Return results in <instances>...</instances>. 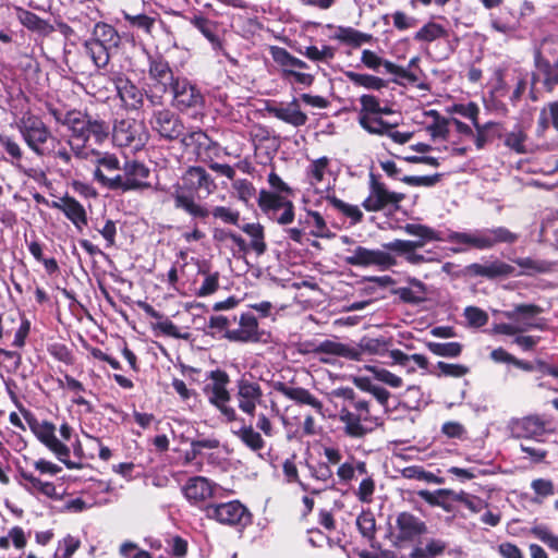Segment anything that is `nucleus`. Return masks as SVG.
I'll return each mask as SVG.
<instances>
[{
  "mask_svg": "<svg viewBox=\"0 0 558 558\" xmlns=\"http://www.w3.org/2000/svg\"><path fill=\"white\" fill-rule=\"evenodd\" d=\"M49 113L56 122L65 126L70 132L66 144L74 156L82 160H89L97 149L92 147L90 141L96 145L105 143L110 135V125L100 119H94L80 110L62 111L50 108Z\"/></svg>",
  "mask_w": 558,
  "mask_h": 558,
  "instance_id": "nucleus-1",
  "label": "nucleus"
},
{
  "mask_svg": "<svg viewBox=\"0 0 558 558\" xmlns=\"http://www.w3.org/2000/svg\"><path fill=\"white\" fill-rule=\"evenodd\" d=\"M335 416L343 424V433L351 438H363L378 425V418L369 412L366 400L357 398L351 388H338L329 393Z\"/></svg>",
  "mask_w": 558,
  "mask_h": 558,
  "instance_id": "nucleus-2",
  "label": "nucleus"
},
{
  "mask_svg": "<svg viewBox=\"0 0 558 558\" xmlns=\"http://www.w3.org/2000/svg\"><path fill=\"white\" fill-rule=\"evenodd\" d=\"M518 234L511 232L505 227L492 229H477L469 232L450 231L448 233L437 232L428 227L421 226V251L429 241H447L454 246L453 253H463L471 248L488 250L499 243H514Z\"/></svg>",
  "mask_w": 558,
  "mask_h": 558,
  "instance_id": "nucleus-3",
  "label": "nucleus"
},
{
  "mask_svg": "<svg viewBox=\"0 0 558 558\" xmlns=\"http://www.w3.org/2000/svg\"><path fill=\"white\" fill-rule=\"evenodd\" d=\"M171 196L175 208L183 209L194 218H206L208 209L196 203L194 193L204 191L209 195L216 189L213 178L202 167H190L182 177V183L173 185Z\"/></svg>",
  "mask_w": 558,
  "mask_h": 558,
  "instance_id": "nucleus-4",
  "label": "nucleus"
},
{
  "mask_svg": "<svg viewBox=\"0 0 558 558\" xmlns=\"http://www.w3.org/2000/svg\"><path fill=\"white\" fill-rule=\"evenodd\" d=\"M123 173L108 177L100 169L94 170V179L102 186L110 190L133 191L149 186L147 179L150 170L138 161H126L122 168Z\"/></svg>",
  "mask_w": 558,
  "mask_h": 558,
  "instance_id": "nucleus-5",
  "label": "nucleus"
},
{
  "mask_svg": "<svg viewBox=\"0 0 558 558\" xmlns=\"http://www.w3.org/2000/svg\"><path fill=\"white\" fill-rule=\"evenodd\" d=\"M387 350V343L383 339L364 337L356 347L339 342L337 340H325L315 349L316 354H327L360 361L364 353L381 354Z\"/></svg>",
  "mask_w": 558,
  "mask_h": 558,
  "instance_id": "nucleus-6",
  "label": "nucleus"
},
{
  "mask_svg": "<svg viewBox=\"0 0 558 558\" xmlns=\"http://www.w3.org/2000/svg\"><path fill=\"white\" fill-rule=\"evenodd\" d=\"M388 537L398 548H418V517L409 511L396 512L389 519Z\"/></svg>",
  "mask_w": 558,
  "mask_h": 558,
  "instance_id": "nucleus-7",
  "label": "nucleus"
},
{
  "mask_svg": "<svg viewBox=\"0 0 558 558\" xmlns=\"http://www.w3.org/2000/svg\"><path fill=\"white\" fill-rule=\"evenodd\" d=\"M19 131L26 145L37 155H50L49 143L57 141L48 126L36 116L25 114L17 124Z\"/></svg>",
  "mask_w": 558,
  "mask_h": 558,
  "instance_id": "nucleus-8",
  "label": "nucleus"
},
{
  "mask_svg": "<svg viewBox=\"0 0 558 558\" xmlns=\"http://www.w3.org/2000/svg\"><path fill=\"white\" fill-rule=\"evenodd\" d=\"M257 203L260 210L278 225L288 226L294 221V204L289 197L260 190Z\"/></svg>",
  "mask_w": 558,
  "mask_h": 558,
  "instance_id": "nucleus-9",
  "label": "nucleus"
},
{
  "mask_svg": "<svg viewBox=\"0 0 558 558\" xmlns=\"http://www.w3.org/2000/svg\"><path fill=\"white\" fill-rule=\"evenodd\" d=\"M112 141L119 147H130L132 150H140L148 141V132L142 122L134 119L117 121L110 129Z\"/></svg>",
  "mask_w": 558,
  "mask_h": 558,
  "instance_id": "nucleus-10",
  "label": "nucleus"
},
{
  "mask_svg": "<svg viewBox=\"0 0 558 558\" xmlns=\"http://www.w3.org/2000/svg\"><path fill=\"white\" fill-rule=\"evenodd\" d=\"M229 384V376L223 371H213L210 373V383L205 388V395L208 401L214 404L228 421L236 418L235 410L228 404L230 393L227 389Z\"/></svg>",
  "mask_w": 558,
  "mask_h": 558,
  "instance_id": "nucleus-11",
  "label": "nucleus"
},
{
  "mask_svg": "<svg viewBox=\"0 0 558 558\" xmlns=\"http://www.w3.org/2000/svg\"><path fill=\"white\" fill-rule=\"evenodd\" d=\"M449 126L460 134L473 135L471 126L457 119L447 120L435 109L421 111V132H426L433 140L445 138Z\"/></svg>",
  "mask_w": 558,
  "mask_h": 558,
  "instance_id": "nucleus-12",
  "label": "nucleus"
},
{
  "mask_svg": "<svg viewBox=\"0 0 558 558\" xmlns=\"http://www.w3.org/2000/svg\"><path fill=\"white\" fill-rule=\"evenodd\" d=\"M416 60V57L412 58L410 60L409 65L405 68L397 65L390 61H384L374 51L367 49L363 50L361 57V61L365 66L376 71L379 69V66L383 65L387 73L392 74L395 76V82L403 86L414 85L416 83V74L411 70V68L415 64Z\"/></svg>",
  "mask_w": 558,
  "mask_h": 558,
  "instance_id": "nucleus-13",
  "label": "nucleus"
},
{
  "mask_svg": "<svg viewBox=\"0 0 558 558\" xmlns=\"http://www.w3.org/2000/svg\"><path fill=\"white\" fill-rule=\"evenodd\" d=\"M29 427L37 439L52 451L61 462H63L69 469L76 468V464L69 460V447L57 438L54 424L48 421L34 420L29 422Z\"/></svg>",
  "mask_w": 558,
  "mask_h": 558,
  "instance_id": "nucleus-14",
  "label": "nucleus"
},
{
  "mask_svg": "<svg viewBox=\"0 0 558 558\" xmlns=\"http://www.w3.org/2000/svg\"><path fill=\"white\" fill-rule=\"evenodd\" d=\"M205 511L209 519L230 526H245L251 521L248 510L236 500L208 505Z\"/></svg>",
  "mask_w": 558,
  "mask_h": 558,
  "instance_id": "nucleus-15",
  "label": "nucleus"
},
{
  "mask_svg": "<svg viewBox=\"0 0 558 558\" xmlns=\"http://www.w3.org/2000/svg\"><path fill=\"white\" fill-rule=\"evenodd\" d=\"M421 497L429 504L444 507L448 501H457L474 513L481 512L487 507V504L483 499L463 490L453 492L448 489H438L435 493L421 490Z\"/></svg>",
  "mask_w": 558,
  "mask_h": 558,
  "instance_id": "nucleus-16",
  "label": "nucleus"
},
{
  "mask_svg": "<svg viewBox=\"0 0 558 558\" xmlns=\"http://www.w3.org/2000/svg\"><path fill=\"white\" fill-rule=\"evenodd\" d=\"M402 198V194L389 191L374 175H371L369 193L363 201L362 206L366 211H380L397 207Z\"/></svg>",
  "mask_w": 558,
  "mask_h": 558,
  "instance_id": "nucleus-17",
  "label": "nucleus"
},
{
  "mask_svg": "<svg viewBox=\"0 0 558 558\" xmlns=\"http://www.w3.org/2000/svg\"><path fill=\"white\" fill-rule=\"evenodd\" d=\"M173 97V106L181 111L190 108L204 107L205 99L195 84L185 77H175L170 86Z\"/></svg>",
  "mask_w": 558,
  "mask_h": 558,
  "instance_id": "nucleus-18",
  "label": "nucleus"
},
{
  "mask_svg": "<svg viewBox=\"0 0 558 558\" xmlns=\"http://www.w3.org/2000/svg\"><path fill=\"white\" fill-rule=\"evenodd\" d=\"M349 252L350 255L345 257V263L351 266H375L380 270H385L395 265V258L389 253L381 250H369L364 246H357Z\"/></svg>",
  "mask_w": 558,
  "mask_h": 558,
  "instance_id": "nucleus-19",
  "label": "nucleus"
},
{
  "mask_svg": "<svg viewBox=\"0 0 558 558\" xmlns=\"http://www.w3.org/2000/svg\"><path fill=\"white\" fill-rule=\"evenodd\" d=\"M542 313V308L534 304L515 305L512 310L504 312V316L518 326L520 333L531 329L543 330L546 326L544 319L537 316Z\"/></svg>",
  "mask_w": 558,
  "mask_h": 558,
  "instance_id": "nucleus-20",
  "label": "nucleus"
},
{
  "mask_svg": "<svg viewBox=\"0 0 558 558\" xmlns=\"http://www.w3.org/2000/svg\"><path fill=\"white\" fill-rule=\"evenodd\" d=\"M235 399L239 409L243 413L253 416L257 405L263 403V390L260 385L242 376L236 381Z\"/></svg>",
  "mask_w": 558,
  "mask_h": 558,
  "instance_id": "nucleus-21",
  "label": "nucleus"
},
{
  "mask_svg": "<svg viewBox=\"0 0 558 558\" xmlns=\"http://www.w3.org/2000/svg\"><path fill=\"white\" fill-rule=\"evenodd\" d=\"M150 125L161 137L167 140H175L183 135V123L180 118L169 109L155 110Z\"/></svg>",
  "mask_w": 558,
  "mask_h": 558,
  "instance_id": "nucleus-22",
  "label": "nucleus"
},
{
  "mask_svg": "<svg viewBox=\"0 0 558 558\" xmlns=\"http://www.w3.org/2000/svg\"><path fill=\"white\" fill-rule=\"evenodd\" d=\"M265 109L270 116L294 128L305 125L308 120L306 113L301 110L298 99L290 102L267 104Z\"/></svg>",
  "mask_w": 558,
  "mask_h": 558,
  "instance_id": "nucleus-23",
  "label": "nucleus"
},
{
  "mask_svg": "<svg viewBox=\"0 0 558 558\" xmlns=\"http://www.w3.org/2000/svg\"><path fill=\"white\" fill-rule=\"evenodd\" d=\"M216 486L207 477L193 476L186 481L181 490L191 505L198 506L214 497Z\"/></svg>",
  "mask_w": 558,
  "mask_h": 558,
  "instance_id": "nucleus-24",
  "label": "nucleus"
},
{
  "mask_svg": "<svg viewBox=\"0 0 558 558\" xmlns=\"http://www.w3.org/2000/svg\"><path fill=\"white\" fill-rule=\"evenodd\" d=\"M305 177L316 192L328 190L331 185L330 159L324 156L311 160L305 170Z\"/></svg>",
  "mask_w": 558,
  "mask_h": 558,
  "instance_id": "nucleus-25",
  "label": "nucleus"
},
{
  "mask_svg": "<svg viewBox=\"0 0 558 558\" xmlns=\"http://www.w3.org/2000/svg\"><path fill=\"white\" fill-rule=\"evenodd\" d=\"M116 89L123 106L129 110H138L144 104V92L128 77L120 75L114 80Z\"/></svg>",
  "mask_w": 558,
  "mask_h": 558,
  "instance_id": "nucleus-26",
  "label": "nucleus"
},
{
  "mask_svg": "<svg viewBox=\"0 0 558 558\" xmlns=\"http://www.w3.org/2000/svg\"><path fill=\"white\" fill-rule=\"evenodd\" d=\"M51 207L61 210L80 231L87 225V215L84 206L73 197L64 196L59 201L52 202Z\"/></svg>",
  "mask_w": 558,
  "mask_h": 558,
  "instance_id": "nucleus-27",
  "label": "nucleus"
},
{
  "mask_svg": "<svg viewBox=\"0 0 558 558\" xmlns=\"http://www.w3.org/2000/svg\"><path fill=\"white\" fill-rule=\"evenodd\" d=\"M274 388L276 391L280 392L286 398L301 404H307L312 407L317 413L323 414V403L307 389L302 387L288 386L287 384L281 381H277L274 385Z\"/></svg>",
  "mask_w": 558,
  "mask_h": 558,
  "instance_id": "nucleus-28",
  "label": "nucleus"
},
{
  "mask_svg": "<svg viewBox=\"0 0 558 558\" xmlns=\"http://www.w3.org/2000/svg\"><path fill=\"white\" fill-rule=\"evenodd\" d=\"M226 337L231 341L250 342L258 340V323L253 314L240 316L239 328L228 330Z\"/></svg>",
  "mask_w": 558,
  "mask_h": 558,
  "instance_id": "nucleus-29",
  "label": "nucleus"
},
{
  "mask_svg": "<svg viewBox=\"0 0 558 558\" xmlns=\"http://www.w3.org/2000/svg\"><path fill=\"white\" fill-rule=\"evenodd\" d=\"M20 477L22 480L20 484L32 495H43L53 500L60 499L61 495L53 483L41 481L27 471H21Z\"/></svg>",
  "mask_w": 558,
  "mask_h": 558,
  "instance_id": "nucleus-30",
  "label": "nucleus"
},
{
  "mask_svg": "<svg viewBox=\"0 0 558 558\" xmlns=\"http://www.w3.org/2000/svg\"><path fill=\"white\" fill-rule=\"evenodd\" d=\"M469 274L473 276L485 277L495 279L499 277H507L514 271V268L499 259L488 260L483 264L474 263L468 266Z\"/></svg>",
  "mask_w": 558,
  "mask_h": 558,
  "instance_id": "nucleus-31",
  "label": "nucleus"
},
{
  "mask_svg": "<svg viewBox=\"0 0 558 558\" xmlns=\"http://www.w3.org/2000/svg\"><path fill=\"white\" fill-rule=\"evenodd\" d=\"M509 430L514 438H534L543 434L544 424L537 416L514 418L509 423Z\"/></svg>",
  "mask_w": 558,
  "mask_h": 558,
  "instance_id": "nucleus-32",
  "label": "nucleus"
},
{
  "mask_svg": "<svg viewBox=\"0 0 558 558\" xmlns=\"http://www.w3.org/2000/svg\"><path fill=\"white\" fill-rule=\"evenodd\" d=\"M141 307L151 318L156 319L153 329L158 330L161 335L175 339H187V332H181L180 329L166 316L156 311L150 304L142 303Z\"/></svg>",
  "mask_w": 558,
  "mask_h": 558,
  "instance_id": "nucleus-33",
  "label": "nucleus"
},
{
  "mask_svg": "<svg viewBox=\"0 0 558 558\" xmlns=\"http://www.w3.org/2000/svg\"><path fill=\"white\" fill-rule=\"evenodd\" d=\"M181 142L185 148L191 149L193 154L204 161L206 160L207 150L211 147L216 148V144L201 130L183 135Z\"/></svg>",
  "mask_w": 558,
  "mask_h": 558,
  "instance_id": "nucleus-34",
  "label": "nucleus"
},
{
  "mask_svg": "<svg viewBox=\"0 0 558 558\" xmlns=\"http://www.w3.org/2000/svg\"><path fill=\"white\" fill-rule=\"evenodd\" d=\"M270 54H271L272 60L279 66L282 78L290 71L305 70L308 68L306 62L292 56L287 49H284L282 47H278V46L270 47Z\"/></svg>",
  "mask_w": 558,
  "mask_h": 558,
  "instance_id": "nucleus-35",
  "label": "nucleus"
},
{
  "mask_svg": "<svg viewBox=\"0 0 558 558\" xmlns=\"http://www.w3.org/2000/svg\"><path fill=\"white\" fill-rule=\"evenodd\" d=\"M298 225L303 226L305 231L314 238H330L331 231L324 217L315 210H307L305 215L300 216Z\"/></svg>",
  "mask_w": 558,
  "mask_h": 558,
  "instance_id": "nucleus-36",
  "label": "nucleus"
},
{
  "mask_svg": "<svg viewBox=\"0 0 558 558\" xmlns=\"http://www.w3.org/2000/svg\"><path fill=\"white\" fill-rule=\"evenodd\" d=\"M0 144L7 154L11 157V163L19 169L22 173L26 174L29 178H34L36 170L33 168H27L22 163L23 153L21 146L17 142L14 141L11 136L7 134H0Z\"/></svg>",
  "mask_w": 558,
  "mask_h": 558,
  "instance_id": "nucleus-37",
  "label": "nucleus"
},
{
  "mask_svg": "<svg viewBox=\"0 0 558 558\" xmlns=\"http://www.w3.org/2000/svg\"><path fill=\"white\" fill-rule=\"evenodd\" d=\"M149 77L165 88L175 81L169 63L160 56L149 57Z\"/></svg>",
  "mask_w": 558,
  "mask_h": 558,
  "instance_id": "nucleus-38",
  "label": "nucleus"
},
{
  "mask_svg": "<svg viewBox=\"0 0 558 558\" xmlns=\"http://www.w3.org/2000/svg\"><path fill=\"white\" fill-rule=\"evenodd\" d=\"M336 474L340 483L349 484L356 475H366L367 465L365 461L350 457L347 461L339 464Z\"/></svg>",
  "mask_w": 558,
  "mask_h": 558,
  "instance_id": "nucleus-39",
  "label": "nucleus"
},
{
  "mask_svg": "<svg viewBox=\"0 0 558 558\" xmlns=\"http://www.w3.org/2000/svg\"><path fill=\"white\" fill-rule=\"evenodd\" d=\"M191 24L211 44L213 49L218 50L221 48V41L217 35L218 27L216 22L203 15H194L191 19Z\"/></svg>",
  "mask_w": 558,
  "mask_h": 558,
  "instance_id": "nucleus-40",
  "label": "nucleus"
},
{
  "mask_svg": "<svg viewBox=\"0 0 558 558\" xmlns=\"http://www.w3.org/2000/svg\"><path fill=\"white\" fill-rule=\"evenodd\" d=\"M241 229L251 238L250 243H247L250 251L255 252L257 255H263L267 250L264 227L260 223L253 222L245 223Z\"/></svg>",
  "mask_w": 558,
  "mask_h": 558,
  "instance_id": "nucleus-41",
  "label": "nucleus"
},
{
  "mask_svg": "<svg viewBox=\"0 0 558 558\" xmlns=\"http://www.w3.org/2000/svg\"><path fill=\"white\" fill-rule=\"evenodd\" d=\"M97 43H100L109 48H117L120 44V36L116 28L107 23H97L93 29V36Z\"/></svg>",
  "mask_w": 558,
  "mask_h": 558,
  "instance_id": "nucleus-42",
  "label": "nucleus"
},
{
  "mask_svg": "<svg viewBox=\"0 0 558 558\" xmlns=\"http://www.w3.org/2000/svg\"><path fill=\"white\" fill-rule=\"evenodd\" d=\"M85 52L93 60L97 68H105L110 59V50L108 46L95 41L94 39L86 40L84 44Z\"/></svg>",
  "mask_w": 558,
  "mask_h": 558,
  "instance_id": "nucleus-43",
  "label": "nucleus"
},
{
  "mask_svg": "<svg viewBox=\"0 0 558 558\" xmlns=\"http://www.w3.org/2000/svg\"><path fill=\"white\" fill-rule=\"evenodd\" d=\"M335 38L344 44L359 47L363 44L369 43L373 39V36L352 27L340 26L337 29Z\"/></svg>",
  "mask_w": 558,
  "mask_h": 558,
  "instance_id": "nucleus-44",
  "label": "nucleus"
},
{
  "mask_svg": "<svg viewBox=\"0 0 558 558\" xmlns=\"http://www.w3.org/2000/svg\"><path fill=\"white\" fill-rule=\"evenodd\" d=\"M234 434L253 451H259L265 447V441L262 435L256 432L252 425H244L239 430L234 432Z\"/></svg>",
  "mask_w": 558,
  "mask_h": 558,
  "instance_id": "nucleus-45",
  "label": "nucleus"
},
{
  "mask_svg": "<svg viewBox=\"0 0 558 558\" xmlns=\"http://www.w3.org/2000/svg\"><path fill=\"white\" fill-rule=\"evenodd\" d=\"M383 116L384 114H364L362 117H359V123L365 131H367L371 134L384 135L389 131L392 124L384 121Z\"/></svg>",
  "mask_w": 558,
  "mask_h": 558,
  "instance_id": "nucleus-46",
  "label": "nucleus"
},
{
  "mask_svg": "<svg viewBox=\"0 0 558 558\" xmlns=\"http://www.w3.org/2000/svg\"><path fill=\"white\" fill-rule=\"evenodd\" d=\"M361 109L359 117L374 114H390L392 110L388 106H381L379 100L373 95H362L360 98Z\"/></svg>",
  "mask_w": 558,
  "mask_h": 558,
  "instance_id": "nucleus-47",
  "label": "nucleus"
},
{
  "mask_svg": "<svg viewBox=\"0 0 558 558\" xmlns=\"http://www.w3.org/2000/svg\"><path fill=\"white\" fill-rule=\"evenodd\" d=\"M345 76L352 84L367 89L378 90L385 86V81L383 78L371 74L348 71L345 72Z\"/></svg>",
  "mask_w": 558,
  "mask_h": 558,
  "instance_id": "nucleus-48",
  "label": "nucleus"
},
{
  "mask_svg": "<svg viewBox=\"0 0 558 558\" xmlns=\"http://www.w3.org/2000/svg\"><path fill=\"white\" fill-rule=\"evenodd\" d=\"M123 19L129 23L131 27L143 31L147 35H151L153 28L156 23L155 16L146 14H131L126 11L122 12Z\"/></svg>",
  "mask_w": 558,
  "mask_h": 558,
  "instance_id": "nucleus-49",
  "label": "nucleus"
},
{
  "mask_svg": "<svg viewBox=\"0 0 558 558\" xmlns=\"http://www.w3.org/2000/svg\"><path fill=\"white\" fill-rule=\"evenodd\" d=\"M526 134L521 126L517 125L512 131L505 134V145L518 154L526 153Z\"/></svg>",
  "mask_w": 558,
  "mask_h": 558,
  "instance_id": "nucleus-50",
  "label": "nucleus"
},
{
  "mask_svg": "<svg viewBox=\"0 0 558 558\" xmlns=\"http://www.w3.org/2000/svg\"><path fill=\"white\" fill-rule=\"evenodd\" d=\"M426 347L433 352L435 355L445 356V357H457L462 352V345L459 342H433L426 341Z\"/></svg>",
  "mask_w": 558,
  "mask_h": 558,
  "instance_id": "nucleus-51",
  "label": "nucleus"
},
{
  "mask_svg": "<svg viewBox=\"0 0 558 558\" xmlns=\"http://www.w3.org/2000/svg\"><path fill=\"white\" fill-rule=\"evenodd\" d=\"M356 526L363 537L367 541L374 539L376 534V520L372 511H362L356 519Z\"/></svg>",
  "mask_w": 558,
  "mask_h": 558,
  "instance_id": "nucleus-52",
  "label": "nucleus"
},
{
  "mask_svg": "<svg viewBox=\"0 0 558 558\" xmlns=\"http://www.w3.org/2000/svg\"><path fill=\"white\" fill-rule=\"evenodd\" d=\"M328 202L340 213L349 217L353 223H357L363 218V213L356 205L344 203L336 196H328Z\"/></svg>",
  "mask_w": 558,
  "mask_h": 558,
  "instance_id": "nucleus-53",
  "label": "nucleus"
},
{
  "mask_svg": "<svg viewBox=\"0 0 558 558\" xmlns=\"http://www.w3.org/2000/svg\"><path fill=\"white\" fill-rule=\"evenodd\" d=\"M368 371L373 374L375 379L389 385L390 387L398 388L402 385L401 377L384 368L383 366H369Z\"/></svg>",
  "mask_w": 558,
  "mask_h": 558,
  "instance_id": "nucleus-54",
  "label": "nucleus"
},
{
  "mask_svg": "<svg viewBox=\"0 0 558 558\" xmlns=\"http://www.w3.org/2000/svg\"><path fill=\"white\" fill-rule=\"evenodd\" d=\"M363 476L364 477L362 478L354 494L361 502L369 504L372 502L373 495L375 493V482L372 475H369L368 473Z\"/></svg>",
  "mask_w": 558,
  "mask_h": 558,
  "instance_id": "nucleus-55",
  "label": "nucleus"
},
{
  "mask_svg": "<svg viewBox=\"0 0 558 558\" xmlns=\"http://www.w3.org/2000/svg\"><path fill=\"white\" fill-rule=\"evenodd\" d=\"M223 247L228 248L232 256L236 258L242 257L250 252V246L246 241L234 232L229 236L228 242L223 244Z\"/></svg>",
  "mask_w": 558,
  "mask_h": 558,
  "instance_id": "nucleus-56",
  "label": "nucleus"
},
{
  "mask_svg": "<svg viewBox=\"0 0 558 558\" xmlns=\"http://www.w3.org/2000/svg\"><path fill=\"white\" fill-rule=\"evenodd\" d=\"M301 53L312 61H327L335 57V49L326 45L322 48L316 46H308Z\"/></svg>",
  "mask_w": 558,
  "mask_h": 558,
  "instance_id": "nucleus-57",
  "label": "nucleus"
},
{
  "mask_svg": "<svg viewBox=\"0 0 558 558\" xmlns=\"http://www.w3.org/2000/svg\"><path fill=\"white\" fill-rule=\"evenodd\" d=\"M96 157L97 168L102 171L105 169L108 172L119 171L120 170V161L118 157L110 153H99L97 150L96 155H93L89 159Z\"/></svg>",
  "mask_w": 558,
  "mask_h": 558,
  "instance_id": "nucleus-58",
  "label": "nucleus"
},
{
  "mask_svg": "<svg viewBox=\"0 0 558 558\" xmlns=\"http://www.w3.org/2000/svg\"><path fill=\"white\" fill-rule=\"evenodd\" d=\"M233 189L240 201L247 204L256 195V189L252 182L246 179H238L233 182Z\"/></svg>",
  "mask_w": 558,
  "mask_h": 558,
  "instance_id": "nucleus-59",
  "label": "nucleus"
},
{
  "mask_svg": "<svg viewBox=\"0 0 558 558\" xmlns=\"http://www.w3.org/2000/svg\"><path fill=\"white\" fill-rule=\"evenodd\" d=\"M19 20L28 29L44 32L47 28V23L38 17L35 13L22 10L19 12Z\"/></svg>",
  "mask_w": 558,
  "mask_h": 558,
  "instance_id": "nucleus-60",
  "label": "nucleus"
},
{
  "mask_svg": "<svg viewBox=\"0 0 558 558\" xmlns=\"http://www.w3.org/2000/svg\"><path fill=\"white\" fill-rule=\"evenodd\" d=\"M464 317L469 326L475 328L483 327L488 322L487 313L476 306H468L464 310Z\"/></svg>",
  "mask_w": 558,
  "mask_h": 558,
  "instance_id": "nucleus-61",
  "label": "nucleus"
},
{
  "mask_svg": "<svg viewBox=\"0 0 558 558\" xmlns=\"http://www.w3.org/2000/svg\"><path fill=\"white\" fill-rule=\"evenodd\" d=\"M22 362V356L16 351H10L0 348V366L9 372H15Z\"/></svg>",
  "mask_w": 558,
  "mask_h": 558,
  "instance_id": "nucleus-62",
  "label": "nucleus"
},
{
  "mask_svg": "<svg viewBox=\"0 0 558 558\" xmlns=\"http://www.w3.org/2000/svg\"><path fill=\"white\" fill-rule=\"evenodd\" d=\"M219 288V274H205V278L196 290V295L204 298L214 294Z\"/></svg>",
  "mask_w": 558,
  "mask_h": 558,
  "instance_id": "nucleus-63",
  "label": "nucleus"
},
{
  "mask_svg": "<svg viewBox=\"0 0 558 558\" xmlns=\"http://www.w3.org/2000/svg\"><path fill=\"white\" fill-rule=\"evenodd\" d=\"M532 534L545 543L550 549L558 553V536L554 535L546 526H534Z\"/></svg>",
  "mask_w": 558,
  "mask_h": 558,
  "instance_id": "nucleus-64",
  "label": "nucleus"
}]
</instances>
